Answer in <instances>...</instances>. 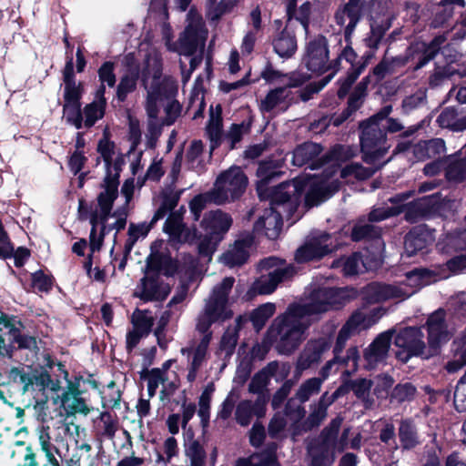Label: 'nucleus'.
<instances>
[{"label":"nucleus","mask_w":466,"mask_h":466,"mask_svg":"<svg viewBox=\"0 0 466 466\" xmlns=\"http://www.w3.org/2000/svg\"><path fill=\"white\" fill-rule=\"evenodd\" d=\"M355 155L350 147L338 146L330 153L328 167L321 176L304 174L292 181L281 183L271 192L270 208L255 224L257 231H265V235L275 239L279 237L282 218H291L296 211L302 192H306L307 206L318 205L328 199L339 188V182L331 177L337 171L335 165L346 161Z\"/></svg>","instance_id":"f257e3e1"},{"label":"nucleus","mask_w":466,"mask_h":466,"mask_svg":"<svg viewBox=\"0 0 466 466\" xmlns=\"http://www.w3.org/2000/svg\"><path fill=\"white\" fill-rule=\"evenodd\" d=\"M233 284L234 279L228 277L213 289L196 323V329L201 334V338L190 341L180 350L181 354L187 358V380L190 383L197 380L208 360L209 346L213 338V333L209 330L211 325L232 317V311L228 308V295Z\"/></svg>","instance_id":"f03ea898"},{"label":"nucleus","mask_w":466,"mask_h":466,"mask_svg":"<svg viewBox=\"0 0 466 466\" xmlns=\"http://www.w3.org/2000/svg\"><path fill=\"white\" fill-rule=\"evenodd\" d=\"M449 274L428 268H415L406 273V281L399 284H370L365 289L366 299L370 302L389 299L404 300L424 286L438 279H446Z\"/></svg>","instance_id":"7ed1b4c3"},{"label":"nucleus","mask_w":466,"mask_h":466,"mask_svg":"<svg viewBox=\"0 0 466 466\" xmlns=\"http://www.w3.org/2000/svg\"><path fill=\"white\" fill-rule=\"evenodd\" d=\"M390 110V106H386L361 124L360 144L367 163L376 165L388 151L390 146L386 141V131L393 133L402 128L398 121L387 117Z\"/></svg>","instance_id":"20e7f679"},{"label":"nucleus","mask_w":466,"mask_h":466,"mask_svg":"<svg viewBox=\"0 0 466 466\" xmlns=\"http://www.w3.org/2000/svg\"><path fill=\"white\" fill-rule=\"evenodd\" d=\"M141 81L147 91V115L150 118H156L158 103L175 92L174 81L162 76V59L158 51L151 49L147 55L141 71Z\"/></svg>","instance_id":"39448f33"},{"label":"nucleus","mask_w":466,"mask_h":466,"mask_svg":"<svg viewBox=\"0 0 466 466\" xmlns=\"http://www.w3.org/2000/svg\"><path fill=\"white\" fill-rule=\"evenodd\" d=\"M162 40L168 51L183 56H192L198 50L203 51L208 37V29L202 16L194 9L187 15V25L177 41H174V33L169 23L161 25Z\"/></svg>","instance_id":"423d86ee"},{"label":"nucleus","mask_w":466,"mask_h":466,"mask_svg":"<svg viewBox=\"0 0 466 466\" xmlns=\"http://www.w3.org/2000/svg\"><path fill=\"white\" fill-rule=\"evenodd\" d=\"M312 314L302 302L290 305L286 313L276 319L278 325V350L290 354L306 339V331L311 324Z\"/></svg>","instance_id":"0eeeda50"},{"label":"nucleus","mask_w":466,"mask_h":466,"mask_svg":"<svg viewBox=\"0 0 466 466\" xmlns=\"http://www.w3.org/2000/svg\"><path fill=\"white\" fill-rule=\"evenodd\" d=\"M410 195V191L399 195L390 199V206L386 204L385 206L374 208L370 213V220L380 221L388 218L389 217L404 212L405 218L408 221L416 222L417 220L428 217L431 213L435 212L441 203V194L436 193L421 198L407 206L400 204L408 199Z\"/></svg>","instance_id":"6e6552de"},{"label":"nucleus","mask_w":466,"mask_h":466,"mask_svg":"<svg viewBox=\"0 0 466 466\" xmlns=\"http://www.w3.org/2000/svg\"><path fill=\"white\" fill-rule=\"evenodd\" d=\"M98 152L104 159L106 166V177L102 184V191L97 197L102 209L108 210L110 203H113L118 194V177L121 170V161L115 158L114 145L106 138L98 143Z\"/></svg>","instance_id":"1a4fd4ad"},{"label":"nucleus","mask_w":466,"mask_h":466,"mask_svg":"<svg viewBox=\"0 0 466 466\" xmlns=\"http://www.w3.org/2000/svg\"><path fill=\"white\" fill-rule=\"evenodd\" d=\"M375 322L376 319L373 316L364 311L360 310L352 314L339 331L333 350L334 358L329 360L320 370V380H323L324 381L329 377L333 366L339 363V354L343 350L348 339L361 330L370 328Z\"/></svg>","instance_id":"9d476101"},{"label":"nucleus","mask_w":466,"mask_h":466,"mask_svg":"<svg viewBox=\"0 0 466 466\" xmlns=\"http://www.w3.org/2000/svg\"><path fill=\"white\" fill-rule=\"evenodd\" d=\"M247 185L248 177L241 168L231 167L218 177L209 198L218 205L233 201L244 193Z\"/></svg>","instance_id":"9b49d317"},{"label":"nucleus","mask_w":466,"mask_h":466,"mask_svg":"<svg viewBox=\"0 0 466 466\" xmlns=\"http://www.w3.org/2000/svg\"><path fill=\"white\" fill-rule=\"evenodd\" d=\"M262 275L253 283L252 289L258 294H270L278 285L289 279L293 268L277 258H268L258 264Z\"/></svg>","instance_id":"f8f14e48"},{"label":"nucleus","mask_w":466,"mask_h":466,"mask_svg":"<svg viewBox=\"0 0 466 466\" xmlns=\"http://www.w3.org/2000/svg\"><path fill=\"white\" fill-rule=\"evenodd\" d=\"M355 296V291L349 289L320 288L313 290L307 299L302 301L312 316H317L330 309H339Z\"/></svg>","instance_id":"ddd939ff"},{"label":"nucleus","mask_w":466,"mask_h":466,"mask_svg":"<svg viewBox=\"0 0 466 466\" xmlns=\"http://www.w3.org/2000/svg\"><path fill=\"white\" fill-rule=\"evenodd\" d=\"M231 225V216L219 209L207 213L202 221V226L209 237H206L200 241L198 245L199 253L202 256L210 257L216 250L222 236L228 231Z\"/></svg>","instance_id":"4468645a"},{"label":"nucleus","mask_w":466,"mask_h":466,"mask_svg":"<svg viewBox=\"0 0 466 466\" xmlns=\"http://www.w3.org/2000/svg\"><path fill=\"white\" fill-rule=\"evenodd\" d=\"M337 248L330 235L318 233L309 237L304 245L298 248L295 259L299 263L318 260Z\"/></svg>","instance_id":"2eb2a0df"},{"label":"nucleus","mask_w":466,"mask_h":466,"mask_svg":"<svg viewBox=\"0 0 466 466\" xmlns=\"http://www.w3.org/2000/svg\"><path fill=\"white\" fill-rule=\"evenodd\" d=\"M422 338L423 333L419 328L400 330L395 337V345L402 350L397 353V357L402 361H407L411 356L424 355L425 343ZM425 357L428 355L425 354Z\"/></svg>","instance_id":"dca6fc26"},{"label":"nucleus","mask_w":466,"mask_h":466,"mask_svg":"<svg viewBox=\"0 0 466 466\" xmlns=\"http://www.w3.org/2000/svg\"><path fill=\"white\" fill-rule=\"evenodd\" d=\"M170 292V286L163 281L159 274L147 272L135 289V296L145 300H163Z\"/></svg>","instance_id":"f3484780"},{"label":"nucleus","mask_w":466,"mask_h":466,"mask_svg":"<svg viewBox=\"0 0 466 466\" xmlns=\"http://www.w3.org/2000/svg\"><path fill=\"white\" fill-rule=\"evenodd\" d=\"M380 264V255L373 254L369 258L367 254L354 253L351 256L334 261L333 268L342 267V271L347 276L361 274L365 271L373 270Z\"/></svg>","instance_id":"a211bd4d"},{"label":"nucleus","mask_w":466,"mask_h":466,"mask_svg":"<svg viewBox=\"0 0 466 466\" xmlns=\"http://www.w3.org/2000/svg\"><path fill=\"white\" fill-rule=\"evenodd\" d=\"M241 319L238 318L234 327H228L221 337L219 345L215 352L218 362L210 366V370L221 372L227 365V360L232 356L238 338Z\"/></svg>","instance_id":"6ab92c4d"},{"label":"nucleus","mask_w":466,"mask_h":466,"mask_svg":"<svg viewBox=\"0 0 466 466\" xmlns=\"http://www.w3.org/2000/svg\"><path fill=\"white\" fill-rule=\"evenodd\" d=\"M80 390L76 383L68 381L66 390L61 396L53 399L54 404L60 403L67 416L76 413L87 415L90 412L89 407L85 400L80 397Z\"/></svg>","instance_id":"aec40b11"},{"label":"nucleus","mask_w":466,"mask_h":466,"mask_svg":"<svg viewBox=\"0 0 466 466\" xmlns=\"http://www.w3.org/2000/svg\"><path fill=\"white\" fill-rule=\"evenodd\" d=\"M185 208L172 212L167 218L164 225V232L169 237V241L177 244L190 242L196 237V230L187 228L183 222Z\"/></svg>","instance_id":"412c9836"},{"label":"nucleus","mask_w":466,"mask_h":466,"mask_svg":"<svg viewBox=\"0 0 466 466\" xmlns=\"http://www.w3.org/2000/svg\"><path fill=\"white\" fill-rule=\"evenodd\" d=\"M290 87L279 86L270 90L259 104V109L263 114L270 116L286 111L292 103Z\"/></svg>","instance_id":"4be33fe9"},{"label":"nucleus","mask_w":466,"mask_h":466,"mask_svg":"<svg viewBox=\"0 0 466 466\" xmlns=\"http://www.w3.org/2000/svg\"><path fill=\"white\" fill-rule=\"evenodd\" d=\"M330 345V336L321 337L318 339H311L308 341L298 359L297 369L304 370L311 367L313 364L319 362L323 354L329 350Z\"/></svg>","instance_id":"5701e85b"},{"label":"nucleus","mask_w":466,"mask_h":466,"mask_svg":"<svg viewBox=\"0 0 466 466\" xmlns=\"http://www.w3.org/2000/svg\"><path fill=\"white\" fill-rule=\"evenodd\" d=\"M392 334V330L380 333L364 350V360L368 369H373L386 360L390 346Z\"/></svg>","instance_id":"b1692460"},{"label":"nucleus","mask_w":466,"mask_h":466,"mask_svg":"<svg viewBox=\"0 0 466 466\" xmlns=\"http://www.w3.org/2000/svg\"><path fill=\"white\" fill-rule=\"evenodd\" d=\"M328 62V49L326 40L319 35L309 42L305 56V63L309 70L321 73L326 69Z\"/></svg>","instance_id":"393cba45"},{"label":"nucleus","mask_w":466,"mask_h":466,"mask_svg":"<svg viewBox=\"0 0 466 466\" xmlns=\"http://www.w3.org/2000/svg\"><path fill=\"white\" fill-rule=\"evenodd\" d=\"M427 327L429 346L434 352L441 343L450 339V331L445 322V312L441 309L433 312L428 319Z\"/></svg>","instance_id":"a878e982"},{"label":"nucleus","mask_w":466,"mask_h":466,"mask_svg":"<svg viewBox=\"0 0 466 466\" xmlns=\"http://www.w3.org/2000/svg\"><path fill=\"white\" fill-rule=\"evenodd\" d=\"M253 242L254 238L251 234H247L243 238L236 240L234 246L222 256L221 259L223 263L229 267L245 263L249 255V249Z\"/></svg>","instance_id":"bb28decb"},{"label":"nucleus","mask_w":466,"mask_h":466,"mask_svg":"<svg viewBox=\"0 0 466 466\" xmlns=\"http://www.w3.org/2000/svg\"><path fill=\"white\" fill-rule=\"evenodd\" d=\"M165 242L157 240L151 245V253L148 258L149 267L163 272L165 275H172L176 272L177 263L170 257L164 254Z\"/></svg>","instance_id":"cd10ccee"},{"label":"nucleus","mask_w":466,"mask_h":466,"mask_svg":"<svg viewBox=\"0 0 466 466\" xmlns=\"http://www.w3.org/2000/svg\"><path fill=\"white\" fill-rule=\"evenodd\" d=\"M64 103L81 104L80 99L83 95V85L76 82L74 78L73 58L69 57L66 61L64 72Z\"/></svg>","instance_id":"c85d7f7f"},{"label":"nucleus","mask_w":466,"mask_h":466,"mask_svg":"<svg viewBox=\"0 0 466 466\" xmlns=\"http://www.w3.org/2000/svg\"><path fill=\"white\" fill-rule=\"evenodd\" d=\"M113 203L109 204L108 210L102 209L100 203L96 209L91 216L90 222L92 224V230L90 233V248L92 252L98 250L102 245V235H104L106 226V221L110 216Z\"/></svg>","instance_id":"c756f323"},{"label":"nucleus","mask_w":466,"mask_h":466,"mask_svg":"<svg viewBox=\"0 0 466 466\" xmlns=\"http://www.w3.org/2000/svg\"><path fill=\"white\" fill-rule=\"evenodd\" d=\"M356 58V53L350 46L345 47L341 55L339 56V61L345 60L350 66V68L349 69L348 72V76L345 78V80L341 82V86L338 91V96L339 98H343L347 95L350 87L359 77V76L361 74L365 67L364 64H355Z\"/></svg>","instance_id":"7c9ffc66"},{"label":"nucleus","mask_w":466,"mask_h":466,"mask_svg":"<svg viewBox=\"0 0 466 466\" xmlns=\"http://www.w3.org/2000/svg\"><path fill=\"white\" fill-rule=\"evenodd\" d=\"M361 13L360 0H349L343 9L336 14L337 23L345 26L346 35H350L358 24Z\"/></svg>","instance_id":"2f4dec72"},{"label":"nucleus","mask_w":466,"mask_h":466,"mask_svg":"<svg viewBox=\"0 0 466 466\" xmlns=\"http://www.w3.org/2000/svg\"><path fill=\"white\" fill-rule=\"evenodd\" d=\"M266 399L258 397L255 402L243 400L238 403L236 409V420L242 425L247 426L250 423L252 417H262L266 411Z\"/></svg>","instance_id":"473e14b6"},{"label":"nucleus","mask_w":466,"mask_h":466,"mask_svg":"<svg viewBox=\"0 0 466 466\" xmlns=\"http://www.w3.org/2000/svg\"><path fill=\"white\" fill-rule=\"evenodd\" d=\"M104 95L105 87L102 85L96 94L95 100L84 107V127H91L98 119H101L104 116L106 106V101L104 97Z\"/></svg>","instance_id":"72a5a7b5"},{"label":"nucleus","mask_w":466,"mask_h":466,"mask_svg":"<svg viewBox=\"0 0 466 466\" xmlns=\"http://www.w3.org/2000/svg\"><path fill=\"white\" fill-rule=\"evenodd\" d=\"M262 77L269 83L283 85L287 87H297L309 79V76L300 73L282 74L281 72L267 67L261 74Z\"/></svg>","instance_id":"f704fd0d"},{"label":"nucleus","mask_w":466,"mask_h":466,"mask_svg":"<svg viewBox=\"0 0 466 466\" xmlns=\"http://www.w3.org/2000/svg\"><path fill=\"white\" fill-rule=\"evenodd\" d=\"M370 5L371 29L382 33L390 26V15L388 12L390 3L389 0H372Z\"/></svg>","instance_id":"c9c22d12"},{"label":"nucleus","mask_w":466,"mask_h":466,"mask_svg":"<svg viewBox=\"0 0 466 466\" xmlns=\"http://www.w3.org/2000/svg\"><path fill=\"white\" fill-rule=\"evenodd\" d=\"M431 233L422 228H414L405 237L404 248L408 256H413L419 251H422L431 242Z\"/></svg>","instance_id":"e433bc0d"},{"label":"nucleus","mask_w":466,"mask_h":466,"mask_svg":"<svg viewBox=\"0 0 466 466\" xmlns=\"http://www.w3.org/2000/svg\"><path fill=\"white\" fill-rule=\"evenodd\" d=\"M437 247L444 253L466 250V216L463 228L446 234L439 239Z\"/></svg>","instance_id":"4c0bfd02"},{"label":"nucleus","mask_w":466,"mask_h":466,"mask_svg":"<svg viewBox=\"0 0 466 466\" xmlns=\"http://www.w3.org/2000/svg\"><path fill=\"white\" fill-rule=\"evenodd\" d=\"M440 127L449 128L455 132L466 130V114L460 116L454 107H446L437 117Z\"/></svg>","instance_id":"58836bf2"},{"label":"nucleus","mask_w":466,"mask_h":466,"mask_svg":"<svg viewBox=\"0 0 466 466\" xmlns=\"http://www.w3.org/2000/svg\"><path fill=\"white\" fill-rule=\"evenodd\" d=\"M445 177L454 183H460L466 179V158L457 155L445 158Z\"/></svg>","instance_id":"ea45409f"},{"label":"nucleus","mask_w":466,"mask_h":466,"mask_svg":"<svg viewBox=\"0 0 466 466\" xmlns=\"http://www.w3.org/2000/svg\"><path fill=\"white\" fill-rule=\"evenodd\" d=\"M12 373L19 376L21 383L24 384V391L29 390L30 387H35L41 391L46 390L50 375L47 371H35L33 375L21 372L18 369H13Z\"/></svg>","instance_id":"a19ab883"},{"label":"nucleus","mask_w":466,"mask_h":466,"mask_svg":"<svg viewBox=\"0 0 466 466\" xmlns=\"http://www.w3.org/2000/svg\"><path fill=\"white\" fill-rule=\"evenodd\" d=\"M276 53L281 57H289L297 50L295 35L288 28H285L273 42Z\"/></svg>","instance_id":"79ce46f5"},{"label":"nucleus","mask_w":466,"mask_h":466,"mask_svg":"<svg viewBox=\"0 0 466 466\" xmlns=\"http://www.w3.org/2000/svg\"><path fill=\"white\" fill-rule=\"evenodd\" d=\"M157 370L160 371L162 381H164V390H161L162 393L169 394L173 392L179 384V378L176 370V360H167L162 364L161 368H157Z\"/></svg>","instance_id":"37998d69"},{"label":"nucleus","mask_w":466,"mask_h":466,"mask_svg":"<svg viewBox=\"0 0 466 466\" xmlns=\"http://www.w3.org/2000/svg\"><path fill=\"white\" fill-rule=\"evenodd\" d=\"M24 326L18 320H11V327L9 328V340L13 339V344L16 343L18 348L23 349H35L36 347V340L34 337L23 333Z\"/></svg>","instance_id":"c03bdc74"},{"label":"nucleus","mask_w":466,"mask_h":466,"mask_svg":"<svg viewBox=\"0 0 466 466\" xmlns=\"http://www.w3.org/2000/svg\"><path fill=\"white\" fill-rule=\"evenodd\" d=\"M453 356L447 363L449 372H456L466 364V329L461 339L453 343Z\"/></svg>","instance_id":"a18cd8bd"},{"label":"nucleus","mask_w":466,"mask_h":466,"mask_svg":"<svg viewBox=\"0 0 466 466\" xmlns=\"http://www.w3.org/2000/svg\"><path fill=\"white\" fill-rule=\"evenodd\" d=\"M319 153L320 147L318 144L305 143L294 150L292 162L295 166L300 167L314 160Z\"/></svg>","instance_id":"49530a36"},{"label":"nucleus","mask_w":466,"mask_h":466,"mask_svg":"<svg viewBox=\"0 0 466 466\" xmlns=\"http://www.w3.org/2000/svg\"><path fill=\"white\" fill-rule=\"evenodd\" d=\"M298 0H285L286 12L289 20L295 18L299 21L304 27L306 34H308V20L310 14V3H303L299 10L296 9Z\"/></svg>","instance_id":"de8ad7c7"},{"label":"nucleus","mask_w":466,"mask_h":466,"mask_svg":"<svg viewBox=\"0 0 466 466\" xmlns=\"http://www.w3.org/2000/svg\"><path fill=\"white\" fill-rule=\"evenodd\" d=\"M237 466H279L275 447L267 451L253 454L248 459L239 460Z\"/></svg>","instance_id":"09e8293b"},{"label":"nucleus","mask_w":466,"mask_h":466,"mask_svg":"<svg viewBox=\"0 0 466 466\" xmlns=\"http://www.w3.org/2000/svg\"><path fill=\"white\" fill-rule=\"evenodd\" d=\"M279 366L278 362H270L262 370L258 372L251 380L249 391L253 393L261 392L268 385L269 378L273 376L279 369Z\"/></svg>","instance_id":"8fccbe9b"},{"label":"nucleus","mask_w":466,"mask_h":466,"mask_svg":"<svg viewBox=\"0 0 466 466\" xmlns=\"http://www.w3.org/2000/svg\"><path fill=\"white\" fill-rule=\"evenodd\" d=\"M179 198V193L172 189L163 191L161 204L152 218V223H156L157 220L163 218L167 211L175 208L178 203Z\"/></svg>","instance_id":"3c124183"},{"label":"nucleus","mask_w":466,"mask_h":466,"mask_svg":"<svg viewBox=\"0 0 466 466\" xmlns=\"http://www.w3.org/2000/svg\"><path fill=\"white\" fill-rule=\"evenodd\" d=\"M399 438L403 449H413L419 444V438L415 426L408 420L400 423L399 428Z\"/></svg>","instance_id":"603ef678"},{"label":"nucleus","mask_w":466,"mask_h":466,"mask_svg":"<svg viewBox=\"0 0 466 466\" xmlns=\"http://www.w3.org/2000/svg\"><path fill=\"white\" fill-rule=\"evenodd\" d=\"M221 108L220 106H217L216 113L211 111L210 118L208 121V125L207 127V132L208 137L212 142V147L214 148L219 144L221 138V127H222V119L220 116Z\"/></svg>","instance_id":"864d4df0"},{"label":"nucleus","mask_w":466,"mask_h":466,"mask_svg":"<svg viewBox=\"0 0 466 466\" xmlns=\"http://www.w3.org/2000/svg\"><path fill=\"white\" fill-rule=\"evenodd\" d=\"M11 320L6 317H0V355L3 357H12L14 345L13 339L9 340V328Z\"/></svg>","instance_id":"5fc2aeb1"},{"label":"nucleus","mask_w":466,"mask_h":466,"mask_svg":"<svg viewBox=\"0 0 466 466\" xmlns=\"http://www.w3.org/2000/svg\"><path fill=\"white\" fill-rule=\"evenodd\" d=\"M185 455L189 461V466H205L207 454L198 441H190L186 446Z\"/></svg>","instance_id":"6e6d98bb"},{"label":"nucleus","mask_w":466,"mask_h":466,"mask_svg":"<svg viewBox=\"0 0 466 466\" xmlns=\"http://www.w3.org/2000/svg\"><path fill=\"white\" fill-rule=\"evenodd\" d=\"M375 173L373 168H366L358 163H351L342 167L340 170V177L347 180L351 178L366 179Z\"/></svg>","instance_id":"4d7b16f0"},{"label":"nucleus","mask_w":466,"mask_h":466,"mask_svg":"<svg viewBox=\"0 0 466 466\" xmlns=\"http://www.w3.org/2000/svg\"><path fill=\"white\" fill-rule=\"evenodd\" d=\"M323 380L319 378H311L304 381L297 390L296 396L300 402H305L309 398L317 394L321 388Z\"/></svg>","instance_id":"13d9d810"},{"label":"nucleus","mask_w":466,"mask_h":466,"mask_svg":"<svg viewBox=\"0 0 466 466\" xmlns=\"http://www.w3.org/2000/svg\"><path fill=\"white\" fill-rule=\"evenodd\" d=\"M154 224L155 223H152V221L150 223L142 222L139 224H130L126 243L127 248L130 250L140 238L147 237Z\"/></svg>","instance_id":"bf43d9fd"},{"label":"nucleus","mask_w":466,"mask_h":466,"mask_svg":"<svg viewBox=\"0 0 466 466\" xmlns=\"http://www.w3.org/2000/svg\"><path fill=\"white\" fill-rule=\"evenodd\" d=\"M154 323V318L150 311L137 309L132 315L133 328L147 335Z\"/></svg>","instance_id":"052dcab7"},{"label":"nucleus","mask_w":466,"mask_h":466,"mask_svg":"<svg viewBox=\"0 0 466 466\" xmlns=\"http://www.w3.org/2000/svg\"><path fill=\"white\" fill-rule=\"evenodd\" d=\"M137 76V71L131 66L127 73L123 76L117 86V97L120 100H124L128 93L135 90Z\"/></svg>","instance_id":"680f3d73"},{"label":"nucleus","mask_w":466,"mask_h":466,"mask_svg":"<svg viewBox=\"0 0 466 466\" xmlns=\"http://www.w3.org/2000/svg\"><path fill=\"white\" fill-rule=\"evenodd\" d=\"M275 168L276 167L273 166L271 162L260 163L257 170V176L259 178L257 187L260 198H265L264 187L267 186L268 182L278 174Z\"/></svg>","instance_id":"e2e57ef3"},{"label":"nucleus","mask_w":466,"mask_h":466,"mask_svg":"<svg viewBox=\"0 0 466 466\" xmlns=\"http://www.w3.org/2000/svg\"><path fill=\"white\" fill-rule=\"evenodd\" d=\"M64 117L66 121L80 129L84 127L81 104L64 103Z\"/></svg>","instance_id":"0e129e2a"},{"label":"nucleus","mask_w":466,"mask_h":466,"mask_svg":"<svg viewBox=\"0 0 466 466\" xmlns=\"http://www.w3.org/2000/svg\"><path fill=\"white\" fill-rule=\"evenodd\" d=\"M273 303H266L255 309L251 314V321L257 329H260L267 320L275 313Z\"/></svg>","instance_id":"69168bd1"},{"label":"nucleus","mask_w":466,"mask_h":466,"mask_svg":"<svg viewBox=\"0 0 466 466\" xmlns=\"http://www.w3.org/2000/svg\"><path fill=\"white\" fill-rule=\"evenodd\" d=\"M250 130V122L242 121L240 124H232L229 130L226 134V139L230 144V148H234L242 137Z\"/></svg>","instance_id":"338daca9"},{"label":"nucleus","mask_w":466,"mask_h":466,"mask_svg":"<svg viewBox=\"0 0 466 466\" xmlns=\"http://www.w3.org/2000/svg\"><path fill=\"white\" fill-rule=\"evenodd\" d=\"M454 406L458 411H466V370L456 385Z\"/></svg>","instance_id":"774afa93"}]
</instances>
